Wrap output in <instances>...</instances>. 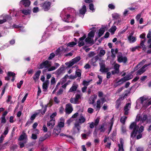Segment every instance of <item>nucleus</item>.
Returning <instances> with one entry per match:
<instances>
[{
    "label": "nucleus",
    "instance_id": "37",
    "mask_svg": "<svg viewBox=\"0 0 151 151\" xmlns=\"http://www.w3.org/2000/svg\"><path fill=\"white\" fill-rule=\"evenodd\" d=\"M55 56V55L53 52H52L51 53L50 55L48 57L47 60H52L53 58H54Z\"/></svg>",
    "mask_w": 151,
    "mask_h": 151
},
{
    "label": "nucleus",
    "instance_id": "58",
    "mask_svg": "<svg viewBox=\"0 0 151 151\" xmlns=\"http://www.w3.org/2000/svg\"><path fill=\"white\" fill-rule=\"evenodd\" d=\"M17 145H14L10 147V150H14L15 149H17Z\"/></svg>",
    "mask_w": 151,
    "mask_h": 151
},
{
    "label": "nucleus",
    "instance_id": "45",
    "mask_svg": "<svg viewBox=\"0 0 151 151\" xmlns=\"http://www.w3.org/2000/svg\"><path fill=\"white\" fill-rule=\"evenodd\" d=\"M98 77L99 78V81L96 82V83L98 85H100V84H101V83L102 82V78H101V76H100L99 75L98 76Z\"/></svg>",
    "mask_w": 151,
    "mask_h": 151
},
{
    "label": "nucleus",
    "instance_id": "53",
    "mask_svg": "<svg viewBox=\"0 0 151 151\" xmlns=\"http://www.w3.org/2000/svg\"><path fill=\"white\" fill-rule=\"evenodd\" d=\"M140 100L141 101V104H143L144 103L145 101H146V98L144 97H141L140 98Z\"/></svg>",
    "mask_w": 151,
    "mask_h": 151
},
{
    "label": "nucleus",
    "instance_id": "56",
    "mask_svg": "<svg viewBox=\"0 0 151 151\" xmlns=\"http://www.w3.org/2000/svg\"><path fill=\"white\" fill-rule=\"evenodd\" d=\"M38 113H36L35 114H34L31 116L30 117V119L32 121L35 118L36 116L38 114Z\"/></svg>",
    "mask_w": 151,
    "mask_h": 151
},
{
    "label": "nucleus",
    "instance_id": "28",
    "mask_svg": "<svg viewBox=\"0 0 151 151\" xmlns=\"http://www.w3.org/2000/svg\"><path fill=\"white\" fill-rule=\"evenodd\" d=\"M127 119V116H123L121 118L120 122L123 124H125L126 121Z\"/></svg>",
    "mask_w": 151,
    "mask_h": 151
},
{
    "label": "nucleus",
    "instance_id": "18",
    "mask_svg": "<svg viewBox=\"0 0 151 151\" xmlns=\"http://www.w3.org/2000/svg\"><path fill=\"white\" fill-rule=\"evenodd\" d=\"M27 138V135L26 133L24 132H23L22 134L20 136L19 138V141H22L24 139Z\"/></svg>",
    "mask_w": 151,
    "mask_h": 151
},
{
    "label": "nucleus",
    "instance_id": "16",
    "mask_svg": "<svg viewBox=\"0 0 151 151\" xmlns=\"http://www.w3.org/2000/svg\"><path fill=\"white\" fill-rule=\"evenodd\" d=\"M41 73V71L38 70L34 74L33 78V79L35 81L36 80H38L39 78V76Z\"/></svg>",
    "mask_w": 151,
    "mask_h": 151
},
{
    "label": "nucleus",
    "instance_id": "3",
    "mask_svg": "<svg viewBox=\"0 0 151 151\" xmlns=\"http://www.w3.org/2000/svg\"><path fill=\"white\" fill-rule=\"evenodd\" d=\"M51 62L46 60L40 64L38 68L39 69H42L44 68H48L51 66Z\"/></svg>",
    "mask_w": 151,
    "mask_h": 151
},
{
    "label": "nucleus",
    "instance_id": "55",
    "mask_svg": "<svg viewBox=\"0 0 151 151\" xmlns=\"http://www.w3.org/2000/svg\"><path fill=\"white\" fill-rule=\"evenodd\" d=\"M4 17V19H6V21L7 20H10L12 19L11 17L10 16H9L8 15H5Z\"/></svg>",
    "mask_w": 151,
    "mask_h": 151
},
{
    "label": "nucleus",
    "instance_id": "54",
    "mask_svg": "<svg viewBox=\"0 0 151 151\" xmlns=\"http://www.w3.org/2000/svg\"><path fill=\"white\" fill-rule=\"evenodd\" d=\"M56 68H55L54 66H52L50 68H48V71H50L55 70Z\"/></svg>",
    "mask_w": 151,
    "mask_h": 151
},
{
    "label": "nucleus",
    "instance_id": "8",
    "mask_svg": "<svg viewBox=\"0 0 151 151\" xmlns=\"http://www.w3.org/2000/svg\"><path fill=\"white\" fill-rule=\"evenodd\" d=\"M99 58L98 55H96L94 57L92 58L89 62L92 65L94 66H97V64H96V62L99 60Z\"/></svg>",
    "mask_w": 151,
    "mask_h": 151
},
{
    "label": "nucleus",
    "instance_id": "6",
    "mask_svg": "<svg viewBox=\"0 0 151 151\" xmlns=\"http://www.w3.org/2000/svg\"><path fill=\"white\" fill-rule=\"evenodd\" d=\"M150 65H151V63L148 64H145L141 68L139 69L137 71L136 75L137 76L140 75L145 72L146 71V70L145 69V68L147 66Z\"/></svg>",
    "mask_w": 151,
    "mask_h": 151
},
{
    "label": "nucleus",
    "instance_id": "60",
    "mask_svg": "<svg viewBox=\"0 0 151 151\" xmlns=\"http://www.w3.org/2000/svg\"><path fill=\"white\" fill-rule=\"evenodd\" d=\"M57 114V113L56 112L53 113L50 116V119H53L56 116Z\"/></svg>",
    "mask_w": 151,
    "mask_h": 151
},
{
    "label": "nucleus",
    "instance_id": "47",
    "mask_svg": "<svg viewBox=\"0 0 151 151\" xmlns=\"http://www.w3.org/2000/svg\"><path fill=\"white\" fill-rule=\"evenodd\" d=\"M144 130V127L143 126H141L139 128L138 132L139 133H141Z\"/></svg>",
    "mask_w": 151,
    "mask_h": 151
},
{
    "label": "nucleus",
    "instance_id": "59",
    "mask_svg": "<svg viewBox=\"0 0 151 151\" xmlns=\"http://www.w3.org/2000/svg\"><path fill=\"white\" fill-rule=\"evenodd\" d=\"M73 121L71 118H70V119H68L66 122V124H68V126H69L70 125V123L72 122Z\"/></svg>",
    "mask_w": 151,
    "mask_h": 151
},
{
    "label": "nucleus",
    "instance_id": "5",
    "mask_svg": "<svg viewBox=\"0 0 151 151\" xmlns=\"http://www.w3.org/2000/svg\"><path fill=\"white\" fill-rule=\"evenodd\" d=\"M146 122V123H151V117H147L146 114H144L141 116V122L144 123Z\"/></svg>",
    "mask_w": 151,
    "mask_h": 151
},
{
    "label": "nucleus",
    "instance_id": "29",
    "mask_svg": "<svg viewBox=\"0 0 151 151\" xmlns=\"http://www.w3.org/2000/svg\"><path fill=\"white\" fill-rule=\"evenodd\" d=\"M64 121L63 120V121L60 122L58 123L57 128H60L63 127L64 126Z\"/></svg>",
    "mask_w": 151,
    "mask_h": 151
},
{
    "label": "nucleus",
    "instance_id": "1",
    "mask_svg": "<svg viewBox=\"0 0 151 151\" xmlns=\"http://www.w3.org/2000/svg\"><path fill=\"white\" fill-rule=\"evenodd\" d=\"M130 130H133L131 134V137H134L137 135L139 129V126L137 125L136 122H132L129 127Z\"/></svg>",
    "mask_w": 151,
    "mask_h": 151
},
{
    "label": "nucleus",
    "instance_id": "40",
    "mask_svg": "<svg viewBox=\"0 0 151 151\" xmlns=\"http://www.w3.org/2000/svg\"><path fill=\"white\" fill-rule=\"evenodd\" d=\"M81 98V96L80 94H76V95L75 98H74L75 99V101L77 103L78 102L79 99Z\"/></svg>",
    "mask_w": 151,
    "mask_h": 151
},
{
    "label": "nucleus",
    "instance_id": "52",
    "mask_svg": "<svg viewBox=\"0 0 151 151\" xmlns=\"http://www.w3.org/2000/svg\"><path fill=\"white\" fill-rule=\"evenodd\" d=\"M140 67V64H137L136 66H135L134 69V70L133 72H132V73H133L134 72L136 71V70H137Z\"/></svg>",
    "mask_w": 151,
    "mask_h": 151
},
{
    "label": "nucleus",
    "instance_id": "11",
    "mask_svg": "<svg viewBox=\"0 0 151 151\" xmlns=\"http://www.w3.org/2000/svg\"><path fill=\"white\" fill-rule=\"evenodd\" d=\"M55 120L51 119L50 121L47 122V126L49 127L50 129H52L55 124Z\"/></svg>",
    "mask_w": 151,
    "mask_h": 151
},
{
    "label": "nucleus",
    "instance_id": "64",
    "mask_svg": "<svg viewBox=\"0 0 151 151\" xmlns=\"http://www.w3.org/2000/svg\"><path fill=\"white\" fill-rule=\"evenodd\" d=\"M109 8L111 9H114L115 8V6L112 4H109L108 5Z\"/></svg>",
    "mask_w": 151,
    "mask_h": 151
},
{
    "label": "nucleus",
    "instance_id": "15",
    "mask_svg": "<svg viewBox=\"0 0 151 151\" xmlns=\"http://www.w3.org/2000/svg\"><path fill=\"white\" fill-rule=\"evenodd\" d=\"M126 81H127V80L126 79L125 77H124L117 82L116 83V84H117V85L116 84L115 85H116L115 87H116L122 84L124 82H125Z\"/></svg>",
    "mask_w": 151,
    "mask_h": 151
},
{
    "label": "nucleus",
    "instance_id": "31",
    "mask_svg": "<svg viewBox=\"0 0 151 151\" xmlns=\"http://www.w3.org/2000/svg\"><path fill=\"white\" fill-rule=\"evenodd\" d=\"M99 130H100L101 132H103L105 131L104 125L102 124L99 127Z\"/></svg>",
    "mask_w": 151,
    "mask_h": 151
},
{
    "label": "nucleus",
    "instance_id": "27",
    "mask_svg": "<svg viewBox=\"0 0 151 151\" xmlns=\"http://www.w3.org/2000/svg\"><path fill=\"white\" fill-rule=\"evenodd\" d=\"M101 107V106L100 100V99H98L97 100L96 102V110L97 111L98 110L99 111Z\"/></svg>",
    "mask_w": 151,
    "mask_h": 151
},
{
    "label": "nucleus",
    "instance_id": "43",
    "mask_svg": "<svg viewBox=\"0 0 151 151\" xmlns=\"http://www.w3.org/2000/svg\"><path fill=\"white\" fill-rule=\"evenodd\" d=\"M79 121L80 123H83L86 121V119L83 116H81V118L79 119Z\"/></svg>",
    "mask_w": 151,
    "mask_h": 151
},
{
    "label": "nucleus",
    "instance_id": "19",
    "mask_svg": "<svg viewBox=\"0 0 151 151\" xmlns=\"http://www.w3.org/2000/svg\"><path fill=\"white\" fill-rule=\"evenodd\" d=\"M49 84L48 80H46L42 84V88L45 90H47L48 88V86Z\"/></svg>",
    "mask_w": 151,
    "mask_h": 151
},
{
    "label": "nucleus",
    "instance_id": "61",
    "mask_svg": "<svg viewBox=\"0 0 151 151\" xmlns=\"http://www.w3.org/2000/svg\"><path fill=\"white\" fill-rule=\"evenodd\" d=\"M64 110V108L62 106L60 107L59 109V113L61 114H63Z\"/></svg>",
    "mask_w": 151,
    "mask_h": 151
},
{
    "label": "nucleus",
    "instance_id": "41",
    "mask_svg": "<svg viewBox=\"0 0 151 151\" xmlns=\"http://www.w3.org/2000/svg\"><path fill=\"white\" fill-rule=\"evenodd\" d=\"M7 76L10 77L12 76V77L15 76V74L13 72L11 71H8L7 73Z\"/></svg>",
    "mask_w": 151,
    "mask_h": 151
},
{
    "label": "nucleus",
    "instance_id": "57",
    "mask_svg": "<svg viewBox=\"0 0 151 151\" xmlns=\"http://www.w3.org/2000/svg\"><path fill=\"white\" fill-rule=\"evenodd\" d=\"M21 25L19 24V25H17L16 24H14L13 25V28H21Z\"/></svg>",
    "mask_w": 151,
    "mask_h": 151
},
{
    "label": "nucleus",
    "instance_id": "38",
    "mask_svg": "<svg viewBox=\"0 0 151 151\" xmlns=\"http://www.w3.org/2000/svg\"><path fill=\"white\" fill-rule=\"evenodd\" d=\"M125 77L127 81L132 79L133 77V76L131 74H129L126 75Z\"/></svg>",
    "mask_w": 151,
    "mask_h": 151
},
{
    "label": "nucleus",
    "instance_id": "62",
    "mask_svg": "<svg viewBox=\"0 0 151 151\" xmlns=\"http://www.w3.org/2000/svg\"><path fill=\"white\" fill-rule=\"evenodd\" d=\"M60 52V48H58L55 51V55H58Z\"/></svg>",
    "mask_w": 151,
    "mask_h": 151
},
{
    "label": "nucleus",
    "instance_id": "10",
    "mask_svg": "<svg viewBox=\"0 0 151 151\" xmlns=\"http://www.w3.org/2000/svg\"><path fill=\"white\" fill-rule=\"evenodd\" d=\"M73 110L71 104L70 103L67 104L66 105L65 108L66 112L68 114L71 113Z\"/></svg>",
    "mask_w": 151,
    "mask_h": 151
},
{
    "label": "nucleus",
    "instance_id": "48",
    "mask_svg": "<svg viewBox=\"0 0 151 151\" xmlns=\"http://www.w3.org/2000/svg\"><path fill=\"white\" fill-rule=\"evenodd\" d=\"M131 105V104L130 103H127L124 107V109H128V107H129V108H130Z\"/></svg>",
    "mask_w": 151,
    "mask_h": 151
},
{
    "label": "nucleus",
    "instance_id": "51",
    "mask_svg": "<svg viewBox=\"0 0 151 151\" xmlns=\"http://www.w3.org/2000/svg\"><path fill=\"white\" fill-rule=\"evenodd\" d=\"M141 48L140 46H136L132 48L131 49V51L132 52H134V51H135L136 49H138L139 48Z\"/></svg>",
    "mask_w": 151,
    "mask_h": 151
},
{
    "label": "nucleus",
    "instance_id": "7",
    "mask_svg": "<svg viewBox=\"0 0 151 151\" xmlns=\"http://www.w3.org/2000/svg\"><path fill=\"white\" fill-rule=\"evenodd\" d=\"M100 66V71L102 73H106L109 70L108 68H106L105 64L102 63H99Z\"/></svg>",
    "mask_w": 151,
    "mask_h": 151
},
{
    "label": "nucleus",
    "instance_id": "49",
    "mask_svg": "<svg viewBox=\"0 0 151 151\" xmlns=\"http://www.w3.org/2000/svg\"><path fill=\"white\" fill-rule=\"evenodd\" d=\"M63 90L62 88H60L57 92V95L59 96L62 94L63 93Z\"/></svg>",
    "mask_w": 151,
    "mask_h": 151
},
{
    "label": "nucleus",
    "instance_id": "20",
    "mask_svg": "<svg viewBox=\"0 0 151 151\" xmlns=\"http://www.w3.org/2000/svg\"><path fill=\"white\" fill-rule=\"evenodd\" d=\"M86 11V7L85 5H84L82 8L79 10V13L80 14L83 15L85 14Z\"/></svg>",
    "mask_w": 151,
    "mask_h": 151
},
{
    "label": "nucleus",
    "instance_id": "36",
    "mask_svg": "<svg viewBox=\"0 0 151 151\" xmlns=\"http://www.w3.org/2000/svg\"><path fill=\"white\" fill-rule=\"evenodd\" d=\"M65 64L66 65L68 68H70L72 66H73L74 64L71 60L69 62H66L65 63Z\"/></svg>",
    "mask_w": 151,
    "mask_h": 151
},
{
    "label": "nucleus",
    "instance_id": "39",
    "mask_svg": "<svg viewBox=\"0 0 151 151\" xmlns=\"http://www.w3.org/2000/svg\"><path fill=\"white\" fill-rule=\"evenodd\" d=\"M119 66L120 65L119 64H116L114 66V69L115 70H116V71H117L119 72Z\"/></svg>",
    "mask_w": 151,
    "mask_h": 151
},
{
    "label": "nucleus",
    "instance_id": "9",
    "mask_svg": "<svg viewBox=\"0 0 151 151\" xmlns=\"http://www.w3.org/2000/svg\"><path fill=\"white\" fill-rule=\"evenodd\" d=\"M31 1L29 0H22L20 1L19 4L23 5L25 7H28L30 4Z\"/></svg>",
    "mask_w": 151,
    "mask_h": 151
},
{
    "label": "nucleus",
    "instance_id": "33",
    "mask_svg": "<svg viewBox=\"0 0 151 151\" xmlns=\"http://www.w3.org/2000/svg\"><path fill=\"white\" fill-rule=\"evenodd\" d=\"M117 28L115 26H112L110 29L109 32L111 33H114Z\"/></svg>",
    "mask_w": 151,
    "mask_h": 151
},
{
    "label": "nucleus",
    "instance_id": "30",
    "mask_svg": "<svg viewBox=\"0 0 151 151\" xmlns=\"http://www.w3.org/2000/svg\"><path fill=\"white\" fill-rule=\"evenodd\" d=\"M61 130V129L59 128H55L53 131V133L57 135H58Z\"/></svg>",
    "mask_w": 151,
    "mask_h": 151
},
{
    "label": "nucleus",
    "instance_id": "12",
    "mask_svg": "<svg viewBox=\"0 0 151 151\" xmlns=\"http://www.w3.org/2000/svg\"><path fill=\"white\" fill-rule=\"evenodd\" d=\"M97 98V96L96 94L92 95L89 98L88 102L89 104H93L95 100Z\"/></svg>",
    "mask_w": 151,
    "mask_h": 151
},
{
    "label": "nucleus",
    "instance_id": "2",
    "mask_svg": "<svg viewBox=\"0 0 151 151\" xmlns=\"http://www.w3.org/2000/svg\"><path fill=\"white\" fill-rule=\"evenodd\" d=\"M51 5V2L48 1H45L39 4L41 10L45 12L47 11L50 9Z\"/></svg>",
    "mask_w": 151,
    "mask_h": 151
},
{
    "label": "nucleus",
    "instance_id": "25",
    "mask_svg": "<svg viewBox=\"0 0 151 151\" xmlns=\"http://www.w3.org/2000/svg\"><path fill=\"white\" fill-rule=\"evenodd\" d=\"M81 127L78 123H75L74 125V126L73 127V128L74 129L76 128L77 129V132H79Z\"/></svg>",
    "mask_w": 151,
    "mask_h": 151
},
{
    "label": "nucleus",
    "instance_id": "32",
    "mask_svg": "<svg viewBox=\"0 0 151 151\" xmlns=\"http://www.w3.org/2000/svg\"><path fill=\"white\" fill-rule=\"evenodd\" d=\"M77 42H70L67 44V46H69L70 47H72L76 45L77 44Z\"/></svg>",
    "mask_w": 151,
    "mask_h": 151
},
{
    "label": "nucleus",
    "instance_id": "50",
    "mask_svg": "<svg viewBox=\"0 0 151 151\" xmlns=\"http://www.w3.org/2000/svg\"><path fill=\"white\" fill-rule=\"evenodd\" d=\"M140 121L141 122V116H137L134 122H138Z\"/></svg>",
    "mask_w": 151,
    "mask_h": 151
},
{
    "label": "nucleus",
    "instance_id": "14",
    "mask_svg": "<svg viewBox=\"0 0 151 151\" xmlns=\"http://www.w3.org/2000/svg\"><path fill=\"white\" fill-rule=\"evenodd\" d=\"M65 67L64 65H62L56 70V72L57 75L59 76L61 73H63Z\"/></svg>",
    "mask_w": 151,
    "mask_h": 151
},
{
    "label": "nucleus",
    "instance_id": "34",
    "mask_svg": "<svg viewBox=\"0 0 151 151\" xmlns=\"http://www.w3.org/2000/svg\"><path fill=\"white\" fill-rule=\"evenodd\" d=\"M121 104V103L120 101L119 100H117L116 101V104L115 105V108L116 109H118Z\"/></svg>",
    "mask_w": 151,
    "mask_h": 151
},
{
    "label": "nucleus",
    "instance_id": "63",
    "mask_svg": "<svg viewBox=\"0 0 151 151\" xmlns=\"http://www.w3.org/2000/svg\"><path fill=\"white\" fill-rule=\"evenodd\" d=\"M81 136H82V138L84 139H87V135L86 134L83 133L81 134Z\"/></svg>",
    "mask_w": 151,
    "mask_h": 151
},
{
    "label": "nucleus",
    "instance_id": "44",
    "mask_svg": "<svg viewBox=\"0 0 151 151\" xmlns=\"http://www.w3.org/2000/svg\"><path fill=\"white\" fill-rule=\"evenodd\" d=\"M56 82L55 78L54 77H52L50 81V85H54Z\"/></svg>",
    "mask_w": 151,
    "mask_h": 151
},
{
    "label": "nucleus",
    "instance_id": "4",
    "mask_svg": "<svg viewBox=\"0 0 151 151\" xmlns=\"http://www.w3.org/2000/svg\"><path fill=\"white\" fill-rule=\"evenodd\" d=\"M118 61L119 63L122 62L126 63L127 61V58L126 56L123 57L122 54L121 52H119L117 56Z\"/></svg>",
    "mask_w": 151,
    "mask_h": 151
},
{
    "label": "nucleus",
    "instance_id": "46",
    "mask_svg": "<svg viewBox=\"0 0 151 151\" xmlns=\"http://www.w3.org/2000/svg\"><path fill=\"white\" fill-rule=\"evenodd\" d=\"M23 81H22V80L19 83H17V87L18 88L20 89L21 88L22 85L23 84Z\"/></svg>",
    "mask_w": 151,
    "mask_h": 151
},
{
    "label": "nucleus",
    "instance_id": "42",
    "mask_svg": "<svg viewBox=\"0 0 151 151\" xmlns=\"http://www.w3.org/2000/svg\"><path fill=\"white\" fill-rule=\"evenodd\" d=\"M77 87L76 85L73 86L70 89V91L71 92L75 91L76 90Z\"/></svg>",
    "mask_w": 151,
    "mask_h": 151
},
{
    "label": "nucleus",
    "instance_id": "35",
    "mask_svg": "<svg viewBox=\"0 0 151 151\" xmlns=\"http://www.w3.org/2000/svg\"><path fill=\"white\" fill-rule=\"evenodd\" d=\"M105 50L102 49L100 50L99 55L100 57H102L105 54Z\"/></svg>",
    "mask_w": 151,
    "mask_h": 151
},
{
    "label": "nucleus",
    "instance_id": "24",
    "mask_svg": "<svg viewBox=\"0 0 151 151\" xmlns=\"http://www.w3.org/2000/svg\"><path fill=\"white\" fill-rule=\"evenodd\" d=\"M81 59L80 56H77L72 59L71 61L73 63V64H74L78 62L81 60Z\"/></svg>",
    "mask_w": 151,
    "mask_h": 151
},
{
    "label": "nucleus",
    "instance_id": "13",
    "mask_svg": "<svg viewBox=\"0 0 151 151\" xmlns=\"http://www.w3.org/2000/svg\"><path fill=\"white\" fill-rule=\"evenodd\" d=\"M95 29L96 27H93L90 29L91 30L88 33V36L92 38L94 37L96 31Z\"/></svg>",
    "mask_w": 151,
    "mask_h": 151
},
{
    "label": "nucleus",
    "instance_id": "22",
    "mask_svg": "<svg viewBox=\"0 0 151 151\" xmlns=\"http://www.w3.org/2000/svg\"><path fill=\"white\" fill-rule=\"evenodd\" d=\"M85 41L89 44H91V45H93L94 43L93 40H91V37L88 36L85 39Z\"/></svg>",
    "mask_w": 151,
    "mask_h": 151
},
{
    "label": "nucleus",
    "instance_id": "21",
    "mask_svg": "<svg viewBox=\"0 0 151 151\" xmlns=\"http://www.w3.org/2000/svg\"><path fill=\"white\" fill-rule=\"evenodd\" d=\"M128 39L130 43H134L137 40L136 37L133 36H128Z\"/></svg>",
    "mask_w": 151,
    "mask_h": 151
},
{
    "label": "nucleus",
    "instance_id": "23",
    "mask_svg": "<svg viewBox=\"0 0 151 151\" xmlns=\"http://www.w3.org/2000/svg\"><path fill=\"white\" fill-rule=\"evenodd\" d=\"M31 12V11L29 9L27 10L23 9L22 10V13L26 15H29L30 14Z\"/></svg>",
    "mask_w": 151,
    "mask_h": 151
},
{
    "label": "nucleus",
    "instance_id": "17",
    "mask_svg": "<svg viewBox=\"0 0 151 151\" xmlns=\"http://www.w3.org/2000/svg\"><path fill=\"white\" fill-rule=\"evenodd\" d=\"M120 144H119L118 145L119 149H121L122 151H124L123 148L124 142H123V139L122 138H121L120 139Z\"/></svg>",
    "mask_w": 151,
    "mask_h": 151
},
{
    "label": "nucleus",
    "instance_id": "26",
    "mask_svg": "<svg viewBox=\"0 0 151 151\" xmlns=\"http://www.w3.org/2000/svg\"><path fill=\"white\" fill-rule=\"evenodd\" d=\"M104 32L105 30L104 28L100 29L98 33L99 37H101L104 34Z\"/></svg>",
    "mask_w": 151,
    "mask_h": 151
}]
</instances>
